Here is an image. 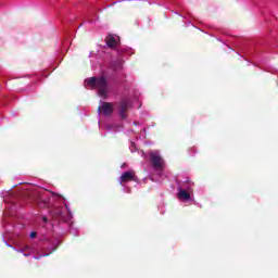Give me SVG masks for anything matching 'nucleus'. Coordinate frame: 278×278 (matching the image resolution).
<instances>
[{"label":"nucleus","instance_id":"1","mask_svg":"<svg viewBox=\"0 0 278 278\" xmlns=\"http://www.w3.org/2000/svg\"><path fill=\"white\" fill-rule=\"evenodd\" d=\"M86 88H91L92 90H98L99 97L102 99L108 98V92L110 91V87L108 86V79L101 76L99 78L91 77L85 80Z\"/></svg>","mask_w":278,"mask_h":278},{"label":"nucleus","instance_id":"2","mask_svg":"<svg viewBox=\"0 0 278 278\" xmlns=\"http://www.w3.org/2000/svg\"><path fill=\"white\" fill-rule=\"evenodd\" d=\"M150 160L156 170H164V159H162L159 151L150 152Z\"/></svg>","mask_w":278,"mask_h":278},{"label":"nucleus","instance_id":"3","mask_svg":"<svg viewBox=\"0 0 278 278\" xmlns=\"http://www.w3.org/2000/svg\"><path fill=\"white\" fill-rule=\"evenodd\" d=\"M98 110L100 114H103L104 116H110L112 112H114V105L109 102H100Z\"/></svg>","mask_w":278,"mask_h":278},{"label":"nucleus","instance_id":"4","mask_svg":"<svg viewBox=\"0 0 278 278\" xmlns=\"http://www.w3.org/2000/svg\"><path fill=\"white\" fill-rule=\"evenodd\" d=\"M129 108H131V103L129 102V100H122V102L119 103L121 118H127V114L125 113L127 112V110H129Z\"/></svg>","mask_w":278,"mask_h":278},{"label":"nucleus","instance_id":"5","mask_svg":"<svg viewBox=\"0 0 278 278\" xmlns=\"http://www.w3.org/2000/svg\"><path fill=\"white\" fill-rule=\"evenodd\" d=\"M127 181H136V173H134V170L126 172L121 176L119 178L121 185Z\"/></svg>","mask_w":278,"mask_h":278},{"label":"nucleus","instance_id":"6","mask_svg":"<svg viewBox=\"0 0 278 278\" xmlns=\"http://www.w3.org/2000/svg\"><path fill=\"white\" fill-rule=\"evenodd\" d=\"M58 216H60L63 220H71L73 218V215L68 211V206H64L61 212L56 213Z\"/></svg>","mask_w":278,"mask_h":278},{"label":"nucleus","instance_id":"7","mask_svg":"<svg viewBox=\"0 0 278 278\" xmlns=\"http://www.w3.org/2000/svg\"><path fill=\"white\" fill-rule=\"evenodd\" d=\"M190 189H179L178 191V199L179 201H190Z\"/></svg>","mask_w":278,"mask_h":278},{"label":"nucleus","instance_id":"8","mask_svg":"<svg viewBox=\"0 0 278 278\" xmlns=\"http://www.w3.org/2000/svg\"><path fill=\"white\" fill-rule=\"evenodd\" d=\"M118 40H119L118 36L109 35L106 37V45H108V47L114 48V47H116V45H118Z\"/></svg>","mask_w":278,"mask_h":278},{"label":"nucleus","instance_id":"9","mask_svg":"<svg viewBox=\"0 0 278 278\" xmlns=\"http://www.w3.org/2000/svg\"><path fill=\"white\" fill-rule=\"evenodd\" d=\"M17 251H20V253H24L25 257H29V255H31V253H36V249H34L33 247H29V245H24V248L18 249ZM25 251H29V253H25Z\"/></svg>","mask_w":278,"mask_h":278},{"label":"nucleus","instance_id":"10","mask_svg":"<svg viewBox=\"0 0 278 278\" xmlns=\"http://www.w3.org/2000/svg\"><path fill=\"white\" fill-rule=\"evenodd\" d=\"M37 233L36 232H30V238H36Z\"/></svg>","mask_w":278,"mask_h":278},{"label":"nucleus","instance_id":"11","mask_svg":"<svg viewBox=\"0 0 278 278\" xmlns=\"http://www.w3.org/2000/svg\"><path fill=\"white\" fill-rule=\"evenodd\" d=\"M136 147L134 146V143H131V146H130V151L134 153V149H135Z\"/></svg>","mask_w":278,"mask_h":278},{"label":"nucleus","instance_id":"12","mask_svg":"<svg viewBox=\"0 0 278 278\" xmlns=\"http://www.w3.org/2000/svg\"><path fill=\"white\" fill-rule=\"evenodd\" d=\"M43 223H47V217H43Z\"/></svg>","mask_w":278,"mask_h":278}]
</instances>
